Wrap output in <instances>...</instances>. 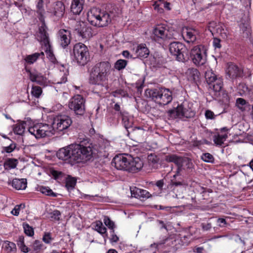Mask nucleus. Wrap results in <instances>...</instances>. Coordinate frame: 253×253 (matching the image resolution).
I'll return each mask as SVG.
<instances>
[{
  "mask_svg": "<svg viewBox=\"0 0 253 253\" xmlns=\"http://www.w3.org/2000/svg\"><path fill=\"white\" fill-rule=\"evenodd\" d=\"M72 124L71 118L66 115L57 116L53 119L51 126L53 128V134L56 132H62Z\"/></svg>",
  "mask_w": 253,
  "mask_h": 253,
  "instance_id": "ddd939ff",
  "label": "nucleus"
},
{
  "mask_svg": "<svg viewBox=\"0 0 253 253\" xmlns=\"http://www.w3.org/2000/svg\"><path fill=\"white\" fill-rule=\"evenodd\" d=\"M144 166L143 161L139 157L130 156L128 172L136 173L141 170Z\"/></svg>",
  "mask_w": 253,
  "mask_h": 253,
  "instance_id": "f3484780",
  "label": "nucleus"
},
{
  "mask_svg": "<svg viewBox=\"0 0 253 253\" xmlns=\"http://www.w3.org/2000/svg\"><path fill=\"white\" fill-rule=\"evenodd\" d=\"M188 80L191 82H197L199 80L200 73L199 71L194 68L187 69L185 72Z\"/></svg>",
  "mask_w": 253,
  "mask_h": 253,
  "instance_id": "c756f323",
  "label": "nucleus"
},
{
  "mask_svg": "<svg viewBox=\"0 0 253 253\" xmlns=\"http://www.w3.org/2000/svg\"><path fill=\"white\" fill-rule=\"evenodd\" d=\"M111 65L108 62L97 64L90 74L89 83L93 84L105 86L107 83L108 76L110 72Z\"/></svg>",
  "mask_w": 253,
  "mask_h": 253,
  "instance_id": "f03ea898",
  "label": "nucleus"
},
{
  "mask_svg": "<svg viewBox=\"0 0 253 253\" xmlns=\"http://www.w3.org/2000/svg\"><path fill=\"white\" fill-rule=\"evenodd\" d=\"M71 145L60 149L57 153V157L59 159L71 162Z\"/></svg>",
  "mask_w": 253,
  "mask_h": 253,
  "instance_id": "393cba45",
  "label": "nucleus"
},
{
  "mask_svg": "<svg viewBox=\"0 0 253 253\" xmlns=\"http://www.w3.org/2000/svg\"><path fill=\"white\" fill-rule=\"evenodd\" d=\"M169 50L175 59L180 62L188 60L187 49L184 44L180 42H173L169 45Z\"/></svg>",
  "mask_w": 253,
  "mask_h": 253,
  "instance_id": "9b49d317",
  "label": "nucleus"
},
{
  "mask_svg": "<svg viewBox=\"0 0 253 253\" xmlns=\"http://www.w3.org/2000/svg\"><path fill=\"white\" fill-rule=\"evenodd\" d=\"M103 222L105 225L109 228L113 230L114 227V223L108 216H105L103 219Z\"/></svg>",
  "mask_w": 253,
  "mask_h": 253,
  "instance_id": "603ef678",
  "label": "nucleus"
},
{
  "mask_svg": "<svg viewBox=\"0 0 253 253\" xmlns=\"http://www.w3.org/2000/svg\"><path fill=\"white\" fill-rule=\"evenodd\" d=\"M18 164V161L16 159L8 158L4 163L5 169H15Z\"/></svg>",
  "mask_w": 253,
  "mask_h": 253,
  "instance_id": "e433bc0d",
  "label": "nucleus"
},
{
  "mask_svg": "<svg viewBox=\"0 0 253 253\" xmlns=\"http://www.w3.org/2000/svg\"><path fill=\"white\" fill-rule=\"evenodd\" d=\"M76 31L80 37L86 40L90 39L94 35L92 28L85 26L84 23L81 25L80 28L76 29Z\"/></svg>",
  "mask_w": 253,
  "mask_h": 253,
  "instance_id": "aec40b11",
  "label": "nucleus"
},
{
  "mask_svg": "<svg viewBox=\"0 0 253 253\" xmlns=\"http://www.w3.org/2000/svg\"><path fill=\"white\" fill-rule=\"evenodd\" d=\"M84 0H73L71 6V10L73 13L78 15L83 10Z\"/></svg>",
  "mask_w": 253,
  "mask_h": 253,
  "instance_id": "7c9ffc66",
  "label": "nucleus"
},
{
  "mask_svg": "<svg viewBox=\"0 0 253 253\" xmlns=\"http://www.w3.org/2000/svg\"><path fill=\"white\" fill-rule=\"evenodd\" d=\"M71 163H82L80 144H71Z\"/></svg>",
  "mask_w": 253,
  "mask_h": 253,
  "instance_id": "b1692460",
  "label": "nucleus"
},
{
  "mask_svg": "<svg viewBox=\"0 0 253 253\" xmlns=\"http://www.w3.org/2000/svg\"><path fill=\"white\" fill-rule=\"evenodd\" d=\"M22 225L25 234L29 237H32L34 234L33 227L27 223H23Z\"/></svg>",
  "mask_w": 253,
  "mask_h": 253,
  "instance_id": "49530a36",
  "label": "nucleus"
},
{
  "mask_svg": "<svg viewBox=\"0 0 253 253\" xmlns=\"http://www.w3.org/2000/svg\"><path fill=\"white\" fill-rule=\"evenodd\" d=\"M25 208V205L21 204L16 205L13 209L11 211V213L15 216H18L19 214L20 211L21 209Z\"/></svg>",
  "mask_w": 253,
  "mask_h": 253,
  "instance_id": "3c124183",
  "label": "nucleus"
},
{
  "mask_svg": "<svg viewBox=\"0 0 253 253\" xmlns=\"http://www.w3.org/2000/svg\"><path fill=\"white\" fill-rule=\"evenodd\" d=\"M149 53V49L146 45L143 44L138 45L135 50V55L137 57L146 58Z\"/></svg>",
  "mask_w": 253,
  "mask_h": 253,
  "instance_id": "2f4dec72",
  "label": "nucleus"
},
{
  "mask_svg": "<svg viewBox=\"0 0 253 253\" xmlns=\"http://www.w3.org/2000/svg\"><path fill=\"white\" fill-rule=\"evenodd\" d=\"M80 152L82 163L90 161L95 155V149L91 146H85L80 144Z\"/></svg>",
  "mask_w": 253,
  "mask_h": 253,
  "instance_id": "2eb2a0df",
  "label": "nucleus"
},
{
  "mask_svg": "<svg viewBox=\"0 0 253 253\" xmlns=\"http://www.w3.org/2000/svg\"><path fill=\"white\" fill-rule=\"evenodd\" d=\"M130 155L124 154L116 155L113 159L112 164L116 169L128 171Z\"/></svg>",
  "mask_w": 253,
  "mask_h": 253,
  "instance_id": "4468645a",
  "label": "nucleus"
},
{
  "mask_svg": "<svg viewBox=\"0 0 253 253\" xmlns=\"http://www.w3.org/2000/svg\"><path fill=\"white\" fill-rule=\"evenodd\" d=\"M248 17L246 16L239 21L240 28L243 32V37L246 38H249L251 34V29L248 24Z\"/></svg>",
  "mask_w": 253,
  "mask_h": 253,
  "instance_id": "cd10ccee",
  "label": "nucleus"
},
{
  "mask_svg": "<svg viewBox=\"0 0 253 253\" xmlns=\"http://www.w3.org/2000/svg\"><path fill=\"white\" fill-rule=\"evenodd\" d=\"M85 99L81 95L72 97L68 102L69 108L76 115L83 116L85 112Z\"/></svg>",
  "mask_w": 253,
  "mask_h": 253,
  "instance_id": "f8f14e48",
  "label": "nucleus"
},
{
  "mask_svg": "<svg viewBox=\"0 0 253 253\" xmlns=\"http://www.w3.org/2000/svg\"><path fill=\"white\" fill-rule=\"evenodd\" d=\"M8 185H11L16 190H24L27 187V180L25 178H14L11 181H8Z\"/></svg>",
  "mask_w": 253,
  "mask_h": 253,
  "instance_id": "bb28decb",
  "label": "nucleus"
},
{
  "mask_svg": "<svg viewBox=\"0 0 253 253\" xmlns=\"http://www.w3.org/2000/svg\"><path fill=\"white\" fill-rule=\"evenodd\" d=\"M42 88L38 86H33L31 89V94L36 98H39L42 93Z\"/></svg>",
  "mask_w": 253,
  "mask_h": 253,
  "instance_id": "de8ad7c7",
  "label": "nucleus"
},
{
  "mask_svg": "<svg viewBox=\"0 0 253 253\" xmlns=\"http://www.w3.org/2000/svg\"><path fill=\"white\" fill-rule=\"evenodd\" d=\"M4 250L8 253L14 252L16 250V245L8 241H5L2 245Z\"/></svg>",
  "mask_w": 253,
  "mask_h": 253,
  "instance_id": "58836bf2",
  "label": "nucleus"
},
{
  "mask_svg": "<svg viewBox=\"0 0 253 253\" xmlns=\"http://www.w3.org/2000/svg\"><path fill=\"white\" fill-rule=\"evenodd\" d=\"M190 57L193 63L197 66L204 65L207 61L206 47L201 44L194 46L190 51Z\"/></svg>",
  "mask_w": 253,
  "mask_h": 253,
  "instance_id": "423d86ee",
  "label": "nucleus"
},
{
  "mask_svg": "<svg viewBox=\"0 0 253 253\" xmlns=\"http://www.w3.org/2000/svg\"><path fill=\"white\" fill-rule=\"evenodd\" d=\"M38 191L43 194L53 197H57V194L52 191V190L48 187L40 186L38 187Z\"/></svg>",
  "mask_w": 253,
  "mask_h": 253,
  "instance_id": "ea45409f",
  "label": "nucleus"
},
{
  "mask_svg": "<svg viewBox=\"0 0 253 253\" xmlns=\"http://www.w3.org/2000/svg\"><path fill=\"white\" fill-rule=\"evenodd\" d=\"M168 113L170 118H178L183 120L192 118L195 115L194 112L187 102H183L176 108L169 110Z\"/></svg>",
  "mask_w": 253,
  "mask_h": 253,
  "instance_id": "39448f33",
  "label": "nucleus"
},
{
  "mask_svg": "<svg viewBox=\"0 0 253 253\" xmlns=\"http://www.w3.org/2000/svg\"><path fill=\"white\" fill-rule=\"evenodd\" d=\"M119 240V237L114 234V230H112V234L111 235V241L112 242H117Z\"/></svg>",
  "mask_w": 253,
  "mask_h": 253,
  "instance_id": "338daca9",
  "label": "nucleus"
},
{
  "mask_svg": "<svg viewBox=\"0 0 253 253\" xmlns=\"http://www.w3.org/2000/svg\"><path fill=\"white\" fill-rule=\"evenodd\" d=\"M242 74V71L239 68L233 63H228L226 70V77L229 79H234L240 77Z\"/></svg>",
  "mask_w": 253,
  "mask_h": 253,
  "instance_id": "6ab92c4d",
  "label": "nucleus"
},
{
  "mask_svg": "<svg viewBox=\"0 0 253 253\" xmlns=\"http://www.w3.org/2000/svg\"><path fill=\"white\" fill-rule=\"evenodd\" d=\"M218 77L216 76L212 70H208L205 73V79L209 85L212 84V83Z\"/></svg>",
  "mask_w": 253,
  "mask_h": 253,
  "instance_id": "4c0bfd02",
  "label": "nucleus"
},
{
  "mask_svg": "<svg viewBox=\"0 0 253 253\" xmlns=\"http://www.w3.org/2000/svg\"><path fill=\"white\" fill-rule=\"evenodd\" d=\"M201 159L204 161L208 163H211L213 161V157L212 155L208 153L203 154L201 156Z\"/></svg>",
  "mask_w": 253,
  "mask_h": 253,
  "instance_id": "6e6d98bb",
  "label": "nucleus"
},
{
  "mask_svg": "<svg viewBox=\"0 0 253 253\" xmlns=\"http://www.w3.org/2000/svg\"><path fill=\"white\" fill-rule=\"evenodd\" d=\"M205 117L207 119H214L215 118V117L216 116L214 113L210 110H207L206 111L205 113Z\"/></svg>",
  "mask_w": 253,
  "mask_h": 253,
  "instance_id": "13d9d810",
  "label": "nucleus"
},
{
  "mask_svg": "<svg viewBox=\"0 0 253 253\" xmlns=\"http://www.w3.org/2000/svg\"><path fill=\"white\" fill-rule=\"evenodd\" d=\"M76 184V179L74 178L68 176L66 179L65 186L68 191L73 190Z\"/></svg>",
  "mask_w": 253,
  "mask_h": 253,
  "instance_id": "a18cd8bd",
  "label": "nucleus"
},
{
  "mask_svg": "<svg viewBox=\"0 0 253 253\" xmlns=\"http://www.w3.org/2000/svg\"><path fill=\"white\" fill-rule=\"evenodd\" d=\"M113 95L115 97H125L127 95V93L124 90L119 89L114 91Z\"/></svg>",
  "mask_w": 253,
  "mask_h": 253,
  "instance_id": "864d4df0",
  "label": "nucleus"
},
{
  "mask_svg": "<svg viewBox=\"0 0 253 253\" xmlns=\"http://www.w3.org/2000/svg\"><path fill=\"white\" fill-rule=\"evenodd\" d=\"M65 6L61 1L55 2L52 7L51 12L58 18L62 17L64 13Z\"/></svg>",
  "mask_w": 253,
  "mask_h": 253,
  "instance_id": "a878e982",
  "label": "nucleus"
},
{
  "mask_svg": "<svg viewBox=\"0 0 253 253\" xmlns=\"http://www.w3.org/2000/svg\"><path fill=\"white\" fill-rule=\"evenodd\" d=\"M212 43L215 48H219L221 47L220 40L219 39L214 38Z\"/></svg>",
  "mask_w": 253,
  "mask_h": 253,
  "instance_id": "0e129e2a",
  "label": "nucleus"
},
{
  "mask_svg": "<svg viewBox=\"0 0 253 253\" xmlns=\"http://www.w3.org/2000/svg\"><path fill=\"white\" fill-rule=\"evenodd\" d=\"M227 138V132L226 131L221 130L220 132L214 135L213 141L217 145H221Z\"/></svg>",
  "mask_w": 253,
  "mask_h": 253,
  "instance_id": "473e14b6",
  "label": "nucleus"
},
{
  "mask_svg": "<svg viewBox=\"0 0 253 253\" xmlns=\"http://www.w3.org/2000/svg\"><path fill=\"white\" fill-rule=\"evenodd\" d=\"M156 185L159 188V189L162 190L164 185L163 181L161 180L158 181L156 183Z\"/></svg>",
  "mask_w": 253,
  "mask_h": 253,
  "instance_id": "774afa93",
  "label": "nucleus"
},
{
  "mask_svg": "<svg viewBox=\"0 0 253 253\" xmlns=\"http://www.w3.org/2000/svg\"><path fill=\"white\" fill-rule=\"evenodd\" d=\"M131 196L138 199L148 198L150 193L146 190L141 189L136 187L130 188Z\"/></svg>",
  "mask_w": 253,
  "mask_h": 253,
  "instance_id": "c85d7f7f",
  "label": "nucleus"
},
{
  "mask_svg": "<svg viewBox=\"0 0 253 253\" xmlns=\"http://www.w3.org/2000/svg\"><path fill=\"white\" fill-rule=\"evenodd\" d=\"M145 94L159 106H163L170 103L172 100V93L168 88L147 89Z\"/></svg>",
  "mask_w": 253,
  "mask_h": 253,
  "instance_id": "20e7f679",
  "label": "nucleus"
},
{
  "mask_svg": "<svg viewBox=\"0 0 253 253\" xmlns=\"http://www.w3.org/2000/svg\"><path fill=\"white\" fill-rule=\"evenodd\" d=\"M165 160L168 162H172L177 166L176 173L173 176L171 179V183L173 185L181 186L183 184L182 181H176V177L181 175L185 171L192 169L193 164L190 159L187 157L178 156L176 155L171 154L166 156Z\"/></svg>",
  "mask_w": 253,
  "mask_h": 253,
  "instance_id": "f257e3e1",
  "label": "nucleus"
},
{
  "mask_svg": "<svg viewBox=\"0 0 253 253\" xmlns=\"http://www.w3.org/2000/svg\"><path fill=\"white\" fill-rule=\"evenodd\" d=\"M87 19L91 25L97 27H106L111 21L110 15L107 11L96 7L88 11Z\"/></svg>",
  "mask_w": 253,
  "mask_h": 253,
  "instance_id": "7ed1b4c3",
  "label": "nucleus"
},
{
  "mask_svg": "<svg viewBox=\"0 0 253 253\" xmlns=\"http://www.w3.org/2000/svg\"><path fill=\"white\" fill-rule=\"evenodd\" d=\"M216 31L224 39H227L229 35L227 28L222 23H219L216 26Z\"/></svg>",
  "mask_w": 253,
  "mask_h": 253,
  "instance_id": "72a5a7b5",
  "label": "nucleus"
},
{
  "mask_svg": "<svg viewBox=\"0 0 253 253\" xmlns=\"http://www.w3.org/2000/svg\"><path fill=\"white\" fill-rule=\"evenodd\" d=\"M36 12L37 14L38 17L40 21L42 22L41 26L39 27V31L43 26L44 31H46V27L44 22V18L45 17L46 11L44 8V4L43 0H38L36 1Z\"/></svg>",
  "mask_w": 253,
  "mask_h": 253,
  "instance_id": "dca6fc26",
  "label": "nucleus"
},
{
  "mask_svg": "<svg viewBox=\"0 0 253 253\" xmlns=\"http://www.w3.org/2000/svg\"><path fill=\"white\" fill-rule=\"evenodd\" d=\"M71 33L69 30L61 29L58 32V39L60 45L66 47L70 43Z\"/></svg>",
  "mask_w": 253,
  "mask_h": 253,
  "instance_id": "4be33fe9",
  "label": "nucleus"
},
{
  "mask_svg": "<svg viewBox=\"0 0 253 253\" xmlns=\"http://www.w3.org/2000/svg\"><path fill=\"white\" fill-rule=\"evenodd\" d=\"M29 133L37 139L50 137L53 134V128L50 125L43 123H38L29 128Z\"/></svg>",
  "mask_w": 253,
  "mask_h": 253,
  "instance_id": "0eeeda50",
  "label": "nucleus"
},
{
  "mask_svg": "<svg viewBox=\"0 0 253 253\" xmlns=\"http://www.w3.org/2000/svg\"><path fill=\"white\" fill-rule=\"evenodd\" d=\"M43 56L44 53L43 52H41L40 53H35L26 56L25 58V60L27 63L31 64L36 62L40 57L43 58Z\"/></svg>",
  "mask_w": 253,
  "mask_h": 253,
  "instance_id": "c9c22d12",
  "label": "nucleus"
},
{
  "mask_svg": "<svg viewBox=\"0 0 253 253\" xmlns=\"http://www.w3.org/2000/svg\"><path fill=\"white\" fill-rule=\"evenodd\" d=\"M210 87H212L213 90L215 92H219L221 90L223 86L222 79L218 77L215 81L212 83V84H210Z\"/></svg>",
  "mask_w": 253,
  "mask_h": 253,
  "instance_id": "a19ab883",
  "label": "nucleus"
},
{
  "mask_svg": "<svg viewBox=\"0 0 253 253\" xmlns=\"http://www.w3.org/2000/svg\"><path fill=\"white\" fill-rule=\"evenodd\" d=\"M30 79L32 82H36L42 85H47L48 83V80L46 77L36 71L30 73Z\"/></svg>",
  "mask_w": 253,
  "mask_h": 253,
  "instance_id": "412c9836",
  "label": "nucleus"
},
{
  "mask_svg": "<svg viewBox=\"0 0 253 253\" xmlns=\"http://www.w3.org/2000/svg\"><path fill=\"white\" fill-rule=\"evenodd\" d=\"M155 9L157 10L159 12H163V8L168 10H170V3L164 0H160L159 1L155 2L154 4Z\"/></svg>",
  "mask_w": 253,
  "mask_h": 253,
  "instance_id": "f704fd0d",
  "label": "nucleus"
},
{
  "mask_svg": "<svg viewBox=\"0 0 253 253\" xmlns=\"http://www.w3.org/2000/svg\"><path fill=\"white\" fill-rule=\"evenodd\" d=\"M57 67L59 69V72L58 74L57 84L65 83L67 81V76L68 75V69L67 65L63 64H59L57 63Z\"/></svg>",
  "mask_w": 253,
  "mask_h": 253,
  "instance_id": "5701e85b",
  "label": "nucleus"
},
{
  "mask_svg": "<svg viewBox=\"0 0 253 253\" xmlns=\"http://www.w3.org/2000/svg\"><path fill=\"white\" fill-rule=\"evenodd\" d=\"M42 246V243L39 240L35 241L33 244V249L34 251L40 250Z\"/></svg>",
  "mask_w": 253,
  "mask_h": 253,
  "instance_id": "052dcab7",
  "label": "nucleus"
},
{
  "mask_svg": "<svg viewBox=\"0 0 253 253\" xmlns=\"http://www.w3.org/2000/svg\"><path fill=\"white\" fill-rule=\"evenodd\" d=\"M17 245L22 252L25 253L29 252V249L25 244L24 237L23 236L19 237L17 240Z\"/></svg>",
  "mask_w": 253,
  "mask_h": 253,
  "instance_id": "c03bdc74",
  "label": "nucleus"
},
{
  "mask_svg": "<svg viewBox=\"0 0 253 253\" xmlns=\"http://www.w3.org/2000/svg\"><path fill=\"white\" fill-rule=\"evenodd\" d=\"M53 238L51 237V234L50 232H45L42 237V241L45 244H50L52 241Z\"/></svg>",
  "mask_w": 253,
  "mask_h": 253,
  "instance_id": "5fc2aeb1",
  "label": "nucleus"
},
{
  "mask_svg": "<svg viewBox=\"0 0 253 253\" xmlns=\"http://www.w3.org/2000/svg\"><path fill=\"white\" fill-rule=\"evenodd\" d=\"M127 65V61L123 59H119L115 63L114 67L118 70L124 69Z\"/></svg>",
  "mask_w": 253,
  "mask_h": 253,
  "instance_id": "8fccbe9b",
  "label": "nucleus"
},
{
  "mask_svg": "<svg viewBox=\"0 0 253 253\" xmlns=\"http://www.w3.org/2000/svg\"><path fill=\"white\" fill-rule=\"evenodd\" d=\"M25 126L26 123L25 122L16 124L13 128L14 132L18 135H22L25 132Z\"/></svg>",
  "mask_w": 253,
  "mask_h": 253,
  "instance_id": "79ce46f5",
  "label": "nucleus"
},
{
  "mask_svg": "<svg viewBox=\"0 0 253 253\" xmlns=\"http://www.w3.org/2000/svg\"><path fill=\"white\" fill-rule=\"evenodd\" d=\"M43 26L40 29V31L37 34V40L41 42L43 49L44 50L47 58L54 64L56 63V59L53 54L49 43L46 31H44Z\"/></svg>",
  "mask_w": 253,
  "mask_h": 253,
  "instance_id": "1a4fd4ad",
  "label": "nucleus"
},
{
  "mask_svg": "<svg viewBox=\"0 0 253 253\" xmlns=\"http://www.w3.org/2000/svg\"><path fill=\"white\" fill-rule=\"evenodd\" d=\"M218 225L220 227H224L227 225V223L226 219L223 218H219L217 220Z\"/></svg>",
  "mask_w": 253,
  "mask_h": 253,
  "instance_id": "680f3d73",
  "label": "nucleus"
},
{
  "mask_svg": "<svg viewBox=\"0 0 253 253\" xmlns=\"http://www.w3.org/2000/svg\"><path fill=\"white\" fill-rule=\"evenodd\" d=\"M122 123L127 130L131 127L132 124L128 117L125 114H122Z\"/></svg>",
  "mask_w": 253,
  "mask_h": 253,
  "instance_id": "09e8293b",
  "label": "nucleus"
},
{
  "mask_svg": "<svg viewBox=\"0 0 253 253\" xmlns=\"http://www.w3.org/2000/svg\"><path fill=\"white\" fill-rule=\"evenodd\" d=\"M246 100L241 98H239L236 100L237 105L240 108H242L243 106L246 104Z\"/></svg>",
  "mask_w": 253,
  "mask_h": 253,
  "instance_id": "e2e57ef3",
  "label": "nucleus"
},
{
  "mask_svg": "<svg viewBox=\"0 0 253 253\" xmlns=\"http://www.w3.org/2000/svg\"><path fill=\"white\" fill-rule=\"evenodd\" d=\"M50 215L51 218L55 220H59L61 213L59 211L55 210L50 213Z\"/></svg>",
  "mask_w": 253,
  "mask_h": 253,
  "instance_id": "4d7b16f0",
  "label": "nucleus"
},
{
  "mask_svg": "<svg viewBox=\"0 0 253 253\" xmlns=\"http://www.w3.org/2000/svg\"><path fill=\"white\" fill-rule=\"evenodd\" d=\"M73 55L77 62L80 65H84L89 60L88 49L82 43H76L73 47Z\"/></svg>",
  "mask_w": 253,
  "mask_h": 253,
  "instance_id": "9d476101",
  "label": "nucleus"
},
{
  "mask_svg": "<svg viewBox=\"0 0 253 253\" xmlns=\"http://www.w3.org/2000/svg\"><path fill=\"white\" fill-rule=\"evenodd\" d=\"M198 32L193 28H185L182 29L181 36L184 40L188 43H193L197 39Z\"/></svg>",
  "mask_w": 253,
  "mask_h": 253,
  "instance_id": "a211bd4d",
  "label": "nucleus"
},
{
  "mask_svg": "<svg viewBox=\"0 0 253 253\" xmlns=\"http://www.w3.org/2000/svg\"><path fill=\"white\" fill-rule=\"evenodd\" d=\"M16 147L15 143H11L8 146L4 147L3 149L6 153H11L15 149Z\"/></svg>",
  "mask_w": 253,
  "mask_h": 253,
  "instance_id": "bf43d9fd",
  "label": "nucleus"
},
{
  "mask_svg": "<svg viewBox=\"0 0 253 253\" xmlns=\"http://www.w3.org/2000/svg\"><path fill=\"white\" fill-rule=\"evenodd\" d=\"M202 228L204 231H208L211 228V224L210 223H202Z\"/></svg>",
  "mask_w": 253,
  "mask_h": 253,
  "instance_id": "69168bd1",
  "label": "nucleus"
},
{
  "mask_svg": "<svg viewBox=\"0 0 253 253\" xmlns=\"http://www.w3.org/2000/svg\"><path fill=\"white\" fill-rule=\"evenodd\" d=\"M94 229L101 234H104L106 232V228L103 225L101 221L98 220L94 223Z\"/></svg>",
  "mask_w": 253,
  "mask_h": 253,
  "instance_id": "37998d69",
  "label": "nucleus"
},
{
  "mask_svg": "<svg viewBox=\"0 0 253 253\" xmlns=\"http://www.w3.org/2000/svg\"><path fill=\"white\" fill-rule=\"evenodd\" d=\"M177 35L178 34L176 32L169 31L162 26L158 25L154 29L152 38L161 43L166 40L178 39Z\"/></svg>",
  "mask_w": 253,
  "mask_h": 253,
  "instance_id": "6e6552de",
  "label": "nucleus"
}]
</instances>
